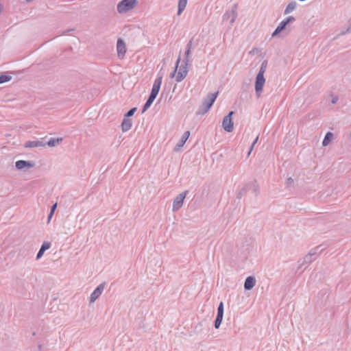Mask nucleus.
Here are the masks:
<instances>
[{"label": "nucleus", "mask_w": 351, "mask_h": 351, "mask_svg": "<svg viewBox=\"0 0 351 351\" xmlns=\"http://www.w3.org/2000/svg\"><path fill=\"white\" fill-rule=\"evenodd\" d=\"M254 145H255L254 144L252 143V145H251V146H250V149H249V152H248V153H247V156H250V154H251V152H252V149H253V148H254Z\"/></svg>", "instance_id": "nucleus-40"}, {"label": "nucleus", "mask_w": 351, "mask_h": 351, "mask_svg": "<svg viewBox=\"0 0 351 351\" xmlns=\"http://www.w3.org/2000/svg\"><path fill=\"white\" fill-rule=\"evenodd\" d=\"M218 94V91L213 93H208L206 97L203 99L202 104L199 106L196 112V114L203 115L208 112L213 105Z\"/></svg>", "instance_id": "nucleus-1"}, {"label": "nucleus", "mask_w": 351, "mask_h": 351, "mask_svg": "<svg viewBox=\"0 0 351 351\" xmlns=\"http://www.w3.org/2000/svg\"><path fill=\"white\" fill-rule=\"evenodd\" d=\"M156 97L149 95L148 99H147L145 104H144L143 109H142V113H144L152 104L154 101L155 100Z\"/></svg>", "instance_id": "nucleus-20"}, {"label": "nucleus", "mask_w": 351, "mask_h": 351, "mask_svg": "<svg viewBox=\"0 0 351 351\" xmlns=\"http://www.w3.org/2000/svg\"><path fill=\"white\" fill-rule=\"evenodd\" d=\"M258 140V136H257L252 143L255 145L257 143Z\"/></svg>", "instance_id": "nucleus-42"}, {"label": "nucleus", "mask_w": 351, "mask_h": 351, "mask_svg": "<svg viewBox=\"0 0 351 351\" xmlns=\"http://www.w3.org/2000/svg\"><path fill=\"white\" fill-rule=\"evenodd\" d=\"M265 83V78L264 75L258 73L255 80V91L257 97H259Z\"/></svg>", "instance_id": "nucleus-5"}, {"label": "nucleus", "mask_w": 351, "mask_h": 351, "mask_svg": "<svg viewBox=\"0 0 351 351\" xmlns=\"http://www.w3.org/2000/svg\"><path fill=\"white\" fill-rule=\"evenodd\" d=\"M319 248L320 246H317L315 248L312 249L302 259L299 260L298 261V269H300L303 266L308 265L315 260L317 256L322 250H319Z\"/></svg>", "instance_id": "nucleus-2"}, {"label": "nucleus", "mask_w": 351, "mask_h": 351, "mask_svg": "<svg viewBox=\"0 0 351 351\" xmlns=\"http://www.w3.org/2000/svg\"><path fill=\"white\" fill-rule=\"evenodd\" d=\"M15 166L18 169H24L32 168L35 166V162L32 160H20L16 162Z\"/></svg>", "instance_id": "nucleus-10"}, {"label": "nucleus", "mask_w": 351, "mask_h": 351, "mask_svg": "<svg viewBox=\"0 0 351 351\" xmlns=\"http://www.w3.org/2000/svg\"><path fill=\"white\" fill-rule=\"evenodd\" d=\"M246 185H250V190H252L256 196L258 195L260 187L256 180L247 183Z\"/></svg>", "instance_id": "nucleus-19"}, {"label": "nucleus", "mask_w": 351, "mask_h": 351, "mask_svg": "<svg viewBox=\"0 0 351 351\" xmlns=\"http://www.w3.org/2000/svg\"><path fill=\"white\" fill-rule=\"evenodd\" d=\"M72 30H73L72 29H66V31L63 32L62 34H66Z\"/></svg>", "instance_id": "nucleus-41"}, {"label": "nucleus", "mask_w": 351, "mask_h": 351, "mask_svg": "<svg viewBox=\"0 0 351 351\" xmlns=\"http://www.w3.org/2000/svg\"><path fill=\"white\" fill-rule=\"evenodd\" d=\"M188 0H178V15H180L182 12L184 10Z\"/></svg>", "instance_id": "nucleus-22"}, {"label": "nucleus", "mask_w": 351, "mask_h": 351, "mask_svg": "<svg viewBox=\"0 0 351 351\" xmlns=\"http://www.w3.org/2000/svg\"><path fill=\"white\" fill-rule=\"evenodd\" d=\"M223 311H224L223 303V302H221L217 308V315H223Z\"/></svg>", "instance_id": "nucleus-32"}, {"label": "nucleus", "mask_w": 351, "mask_h": 351, "mask_svg": "<svg viewBox=\"0 0 351 351\" xmlns=\"http://www.w3.org/2000/svg\"><path fill=\"white\" fill-rule=\"evenodd\" d=\"M132 125V119L124 117L122 123H121V128L123 132H127L130 130Z\"/></svg>", "instance_id": "nucleus-18"}, {"label": "nucleus", "mask_w": 351, "mask_h": 351, "mask_svg": "<svg viewBox=\"0 0 351 351\" xmlns=\"http://www.w3.org/2000/svg\"><path fill=\"white\" fill-rule=\"evenodd\" d=\"M46 143H44V141L43 140H37V141H26L24 147L26 148H33V147H45Z\"/></svg>", "instance_id": "nucleus-13"}, {"label": "nucleus", "mask_w": 351, "mask_h": 351, "mask_svg": "<svg viewBox=\"0 0 351 351\" xmlns=\"http://www.w3.org/2000/svg\"><path fill=\"white\" fill-rule=\"evenodd\" d=\"M162 76H160V77H158L154 80L152 88V91H151V93L149 95L153 96L154 97H157V95L159 93L160 88L161 84H162Z\"/></svg>", "instance_id": "nucleus-12"}, {"label": "nucleus", "mask_w": 351, "mask_h": 351, "mask_svg": "<svg viewBox=\"0 0 351 351\" xmlns=\"http://www.w3.org/2000/svg\"><path fill=\"white\" fill-rule=\"evenodd\" d=\"M193 38H192L187 43L186 45V49L187 50H191V49L193 48Z\"/></svg>", "instance_id": "nucleus-35"}, {"label": "nucleus", "mask_w": 351, "mask_h": 351, "mask_svg": "<svg viewBox=\"0 0 351 351\" xmlns=\"http://www.w3.org/2000/svg\"><path fill=\"white\" fill-rule=\"evenodd\" d=\"M351 31V25L346 29V30L342 31L339 34V36H343Z\"/></svg>", "instance_id": "nucleus-36"}, {"label": "nucleus", "mask_w": 351, "mask_h": 351, "mask_svg": "<svg viewBox=\"0 0 351 351\" xmlns=\"http://www.w3.org/2000/svg\"><path fill=\"white\" fill-rule=\"evenodd\" d=\"M332 137H333V134L331 132H328L326 134L324 138L323 139L322 145L324 147L327 146L331 141Z\"/></svg>", "instance_id": "nucleus-23"}, {"label": "nucleus", "mask_w": 351, "mask_h": 351, "mask_svg": "<svg viewBox=\"0 0 351 351\" xmlns=\"http://www.w3.org/2000/svg\"><path fill=\"white\" fill-rule=\"evenodd\" d=\"M117 51L119 58L123 59L126 53V46L122 38H119L117 42Z\"/></svg>", "instance_id": "nucleus-9"}, {"label": "nucleus", "mask_w": 351, "mask_h": 351, "mask_svg": "<svg viewBox=\"0 0 351 351\" xmlns=\"http://www.w3.org/2000/svg\"><path fill=\"white\" fill-rule=\"evenodd\" d=\"M237 5L234 4L231 10H228L225 12V14L223 16V20H230V25H232L237 17Z\"/></svg>", "instance_id": "nucleus-6"}, {"label": "nucleus", "mask_w": 351, "mask_h": 351, "mask_svg": "<svg viewBox=\"0 0 351 351\" xmlns=\"http://www.w3.org/2000/svg\"><path fill=\"white\" fill-rule=\"evenodd\" d=\"M187 66H188V64H186V63H184L180 66L179 71L178 72V75L176 76V79L177 82H180L187 75V73H188Z\"/></svg>", "instance_id": "nucleus-11"}, {"label": "nucleus", "mask_w": 351, "mask_h": 351, "mask_svg": "<svg viewBox=\"0 0 351 351\" xmlns=\"http://www.w3.org/2000/svg\"><path fill=\"white\" fill-rule=\"evenodd\" d=\"M250 185H245L241 191L237 193V198L241 199L244 195L246 194L247 191L250 190Z\"/></svg>", "instance_id": "nucleus-25"}, {"label": "nucleus", "mask_w": 351, "mask_h": 351, "mask_svg": "<svg viewBox=\"0 0 351 351\" xmlns=\"http://www.w3.org/2000/svg\"><path fill=\"white\" fill-rule=\"evenodd\" d=\"M62 138H51L47 142L44 141V143H46V145H47L49 147H55L56 145H58L60 142H62Z\"/></svg>", "instance_id": "nucleus-21"}, {"label": "nucleus", "mask_w": 351, "mask_h": 351, "mask_svg": "<svg viewBox=\"0 0 351 351\" xmlns=\"http://www.w3.org/2000/svg\"><path fill=\"white\" fill-rule=\"evenodd\" d=\"M223 315H217L214 324V326L215 328L218 329L220 327L223 320Z\"/></svg>", "instance_id": "nucleus-27"}, {"label": "nucleus", "mask_w": 351, "mask_h": 351, "mask_svg": "<svg viewBox=\"0 0 351 351\" xmlns=\"http://www.w3.org/2000/svg\"><path fill=\"white\" fill-rule=\"evenodd\" d=\"M287 25L288 24L285 20L282 21L276 28V29L273 32L271 36L274 38L278 36L281 32L287 29Z\"/></svg>", "instance_id": "nucleus-16"}, {"label": "nucleus", "mask_w": 351, "mask_h": 351, "mask_svg": "<svg viewBox=\"0 0 351 351\" xmlns=\"http://www.w3.org/2000/svg\"><path fill=\"white\" fill-rule=\"evenodd\" d=\"M296 5H297L296 2H295V1L290 2L287 5L286 9L285 10L284 14H289L290 12H291L292 11H293L295 9Z\"/></svg>", "instance_id": "nucleus-24"}, {"label": "nucleus", "mask_w": 351, "mask_h": 351, "mask_svg": "<svg viewBox=\"0 0 351 351\" xmlns=\"http://www.w3.org/2000/svg\"><path fill=\"white\" fill-rule=\"evenodd\" d=\"M191 50H187L186 49L185 51V53H184V63H186V64H189V63L191 62Z\"/></svg>", "instance_id": "nucleus-26"}, {"label": "nucleus", "mask_w": 351, "mask_h": 351, "mask_svg": "<svg viewBox=\"0 0 351 351\" xmlns=\"http://www.w3.org/2000/svg\"><path fill=\"white\" fill-rule=\"evenodd\" d=\"M11 79L12 76L7 74H1L0 75V84L9 82Z\"/></svg>", "instance_id": "nucleus-28"}, {"label": "nucleus", "mask_w": 351, "mask_h": 351, "mask_svg": "<svg viewBox=\"0 0 351 351\" xmlns=\"http://www.w3.org/2000/svg\"><path fill=\"white\" fill-rule=\"evenodd\" d=\"M267 60H264L261 65V67H260V69H259V71L258 73L264 75V73L266 71V69H267Z\"/></svg>", "instance_id": "nucleus-29"}, {"label": "nucleus", "mask_w": 351, "mask_h": 351, "mask_svg": "<svg viewBox=\"0 0 351 351\" xmlns=\"http://www.w3.org/2000/svg\"><path fill=\"white\" fill-rule=\"evenodd\" d=\"M256 284V279L254 276H250L246 278L244 282V289L245 290H251Z\"/></svg>", "instance_id": "nucleus-15"}, {"label": "nucleus", "mask_w": 351, "mask_h": 351, "mask_svg": "<svg viewBox=\"0 0 351 351\" xmlns=\"http://www.w3.org/2000/svg\"><path fill=\"white\" fill-rule=\"evenodd\" d=\"M180 53H181V51L180 52ZM180 60H181V58H180V54L179 56H178V60H177V61L176 62L175 70L170 74V77H174Z\"/></svg>", "instance_id": "nucleus-31"}, {"label": "nucleus", "mask_w": 351, "mask_h": 351, "mask_svg": "<svg viewBox=\"0 0 351 351\" xmlns=\"http://www.w3.org/2000/svg\"><path fill=\"white\" fill-rule=\"evenodd\" d=\"M234 114V111H230L226 116L223 119L222 127L223 130L227 132H232L234 129V123L232 119V116Z\"/></svg>", "instance_id": "nucleus-4"}, {"label": "nucleus", "mask_w": 351, "mask_h": 351, "mask_svg": "<svg viewBox=\"0 0 351 351\" xmlns=\"http://www.w3.org/2000/svg\"><path fill=\"white\" fill-rule=\"evenodd\" d=\"M338 99H338L337 96H332V101H331L332 104H336L337 102Z\"/></svg>", "instance_id": "nucleus-38"}, {"label": "nucleus", "mask_w": 351, "mask_h": 351, "mask_svg": "<svg viewBox=\"0 0 351 351\" xmlns=\"http://www.w3.org/2000/svg\"><path fill=\"white\" fill-rule=\"evenodd\" d=\"M50 247H51V243H49V242H47V241L44 242V243L42 244V245H41V247H40V248L39 251H38V253H37V255H36V259H37V260H38V259H40V258L43 256V254L45 253V252L47 250L49 249V248H50Z\"/></svg>", "instance_id": "nucleus-17"}, {"label": "nucleus", "mask_w": 351, "mask_h": 351, "mask_svg": "<svg viewBox=\"0 0 351 351\" xmlns=\"http://www.w3.org/2000/svg\"><path fill=\"white\" fill-rule=\"evenodd\" d=\"M294 183L293 179L291 177L288 178L286 181L287 187H291Z\"/></svg>", "instance_id": "nucleus-33"}, {"label": "nucleus", "mask_w": 351, "mask_h": 351, "mask_svg": "<svg viewBox=\"0 0 351 351\" xmlns=\"http://www.w3.org/2000/svg\"><path fill=\"white\" fill-rule=\"evenodd\" d=\"M137 110V108L136 107H134V108H132L131 109H130L127 112L126 114L124 115V117L125 118H128L133 116V114H134V112L136 111Z\"/></svg>", "instance_id": "nucleus-30"}, {"label": "nucleus", "mask_w": 351, "mask_h": 351, "mask_svg": "<svg viewBox=\"0 0 351 351\" xmlns=\"http://www.w3.org/2000/svg\"><path fill=\"white\" fill-rule=\"evenodd\" d=\"M284 20L289 25V23L294 22L295 21V18L293 16H289L287 17L286 19H285Z\"/></svg>", "instance_id": "nucleus-34"}, {"label": "nucleus", "mask_w": 351, "mask_h": 351, "mask_svg": "<svg viewBox=\"0 0 351 351\" xmlns=\"http://www.w3.org/2000/svg\"><path fill=\"white\" fill-rule=\"evenodd\" d=\"M56 208H57V203H56L51 206L50 213H51V214H54V212H55Z\"/></svg>", "instance_id": "nucleus-37"}, {"label": "nucleus", "mask_w": 351, "mask_h": 351, "mask_svg": "<svg viewBox=\"0 0 351 351\" xmlns=\"http://www.w3.org/2000/svg\"><path fill=\"white\" fill-rule=\"evenodd\" d=\"M53 214H51V213H49L47 217V223H49L53 217Z\"/></svg>", "instance_id": "nucleus-39"}, {"label": "nucleus", "mask_w": 351, "mask_h": 351, "mask_svg": "<svg viewBox=\"0 0 351 351\" xmlns=\"http://www.w3.org/2000/svg\"><path fill=\"white\" fill-rule=\"evenodd\" d=\"M105 285H106V282H101V284H99L95 289V290L90 294V303L95 302L99 298V296L101 295L102 292L104 290Z\"/></svg>", "instance_id": "nucleus-8"}, {"label": "nucleus", "mask_w": 351, "mask_h": 351, "mask_svg": "<svg viewBox=\"0 0 351 351\" xmlns=\"http://www.w3.org/2000/svg\"><path fill=\"white\" fill-rule=\"evenodd\" d=\"M187 193L188 191H185L176 197L173 203V211H178L182 206Z\"/></svg>", "instance_id": "nucleus-7"}, {"label": "nucleus", "mask_w": 351, "mask_h": 351, "mask_svg": "<svg viewBox=\"0 0 351 351\" xmlns=\"http://www.w3.org/2000/svg\"><path fill=\"white\" fill-rule=\"evenodd\" d=\"M137 0H121L117 6L119 14H124L136 7Z\"/></svg>", "instance_id": "nucleus-3"}, {"label": "nucleus", "mask_w": 351, "mask_h": 351, "mask_svg": "<svg viewBox=\"0 0 351 351\" xmlns=\"http://www.w3.org/2000/svg\"><path fill=\"white\" fill-rule=\"evenodd\" d=\"M189 136H190L189 131H186L184 132V134H182L179 142L178 143V144L176 145V146L174 148L175 152L178 151L180 149V148L182 147L185 144V143L187 141V139L189 138Z\"/></svg>", "instance_id": "nucleus-14"}]
</instances>
